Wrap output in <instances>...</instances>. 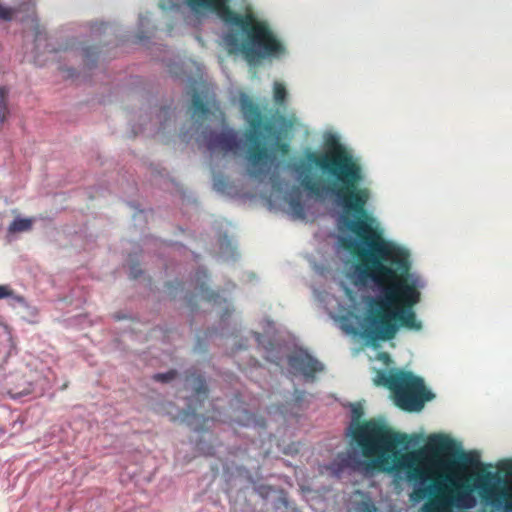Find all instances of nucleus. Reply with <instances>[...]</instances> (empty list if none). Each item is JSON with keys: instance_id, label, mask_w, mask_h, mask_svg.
<instances>
[{"instance_id": "nucleus-23", "label": "nucleus", "mask_w": 512, "mask_h": 512, "mask_svg": "<svg viewBox=\"0 0 512 512\" xmlns=\"http://www.w3.org/2000/svg\"><path fill=\"white\" fill-rule=\"evenodd\" d=\"M13 290L8 285H0V299L13 296Z\"/></svg>"}, {"instance_id": "nucleus-11", "label": "nucleus", "mask_w": 512, "mask_h": 512, "mask_svg": "<svg viewBox=\"0 0 512 512\" xmlns=\"http://www.w3.org/2000/svg\"><path fill=\"white\" fill-rule=\"evenodd\" d=\"M209 113V109L202 98L195 93L192 97V118L196 121L203 120Z\"/></svg>"}, {"instance_id": "nucleus-4", "label": "nucleus", "mask_w": 512, "mask_h": 512, "mask_svg": "<svg viewBox=\"0 0 512 512\" xmlns=\"http://www.w3.org/2000/svg\"><path fill=\"white\" fill-rule=\"evenodd\" d=\"M362 415L361 407L353 408L351 437L363 457L368 460L366 468L379 472H391L403 467L404 456L400 454L397 447L408 444L407 436L393 431L374 419L360 422Z\"/></svg>"}, {"instance_id": "nucleus-14", "label": "nucleus", "mask_w": 512, "mask_h": 512, "mask_svg": "<svg viewBox=\"0 0 512 512\" xmlns=\"http://www.w3.org/2000/svg\"><path fill=\"white\" fill-rule=\"evenodd\" d=\"M273 97L277 105H284L287 99V90L282 83L275 82L273 87Z\"/></svg>"}, {"instance_id": "nucleus-26", "label": "nucleus", "mask_w": 512, "mask_h": 512, "mask_svg": "<svg viewBox=\"0 0 512 512\" xmlns=\"http://www.w3.org/2000/svg\"><path fill=\"white\" fill-rule=\"evenodd\" d=\"M18 301H22V298L20 296L15 297Z\"/></svg>"}, {"instance_id": "nucleus-12", "label": "nucleus", "mask_w": 512, "mask_h": 512, "mask_svg": "<svg viewBox=\"0 0 512 512\" xmlns=\"http://www.w3.org/2000/svg\"><path fill=\"white\" fill-rule=\"evenodd\" d=\"M350 457L345 454H339L337 458L327 466L333 474L339 475L345 468L349 466Z\"/></svg>"}, {"instance_id": "nucleus-6", "label": "nucleus", "mask_w": 512, "mask_h": 512, "mask_svg": "<svg viewBox=\"0 0 512 512\" xmlns=\"http://www.w3.org/2000/svg\"><path fill=\"white\" fill-rule=\"evenodd\" d=\"M376 383L388 388L393 395L395 404L408 412L421 411L425 403L434 397L427 390L423 379L409 371H380Z\"/></svg>"}, {"instance_id": "nucleus-15", "label": "nucleus", "mask_w": 512, "mask_h": 512, "mask_svg": "<svg viewBox=\"0 0 512 512\" xmlns=\"http://www.w3.org/2000/svg\"><path fill=\"white\" fill-rule=\"evenodd\" d=\"M17 12L16 8L6 7L0 3V20L10 21Z\"/></svg>"}, {"instance_id": "nucleus-22", "label": "nucleus", "mask_w": 512, "mask_h": 512, "mask_svg": "<svg viewBox=\"0 0 512 512\" xmlns=\"http://www.w3.org/2000/svg\"><path fill=\"white\" fill-rule=\"evenodd\" d=\"M42 39H46V33L44 30L41 29V27L37 24L35 26V43L36 46H39V43Z\"/></svg>"}, {"instance_id": "nucleus-3", "label": "nucleus", "mask_w": 512, "mask_h": 512, "mask_svg": "<svg viewBox=\"0 0 512 512\" xmlns=\"http://www.w3.org/2000/svg\"><path fill=\"white\" fill-rule=\"evenodd\" d=\"M230 1L185 0L193 12L215 13L224 24L238 27L245 33V39L237 31L224 34L223 43L230 54L241 53L250 64L285 54L284 45L266 22L257 20L251 11L245 14L235 12L229 6Z\"/></svg>"}, {"instance_id": "nucleus-1", "label": "nucleus", "mask_w": 512, "mask_h": 512, "mask_svg": "<svg viewBox=\"0 0 512 512\" xmlns=\"http://www.w3.org/2000/svg\"><path fill=\"white\" fill-rule=\"evenodd\" d=\"M301 186L317 198L331 196L344 213V223L361 243L343 237L341 246L357 260L353 277L357 283H373L382 297L369 303L363 327V337L371 342L389 341L400 328L419 331L414 306L420 301V279L410 274L409 253L383 239L372 226L373 219L366 206L370 190L360 187L363 169L341 145L325 152L307 149L303 158L288 164Z\"/></svg>"}, {"instance_id": "nucleus-20", "label": "nucleus", "mask_w": 512, "mask_h": 512, "mask_svg": "<svg viewBox=\"0 0 512 512\" xmlns=\"http://www.w3.org/2000/svg\"><path fill=\"white\" fill-rule=\"evenodd\" d=\"M8 94H9V90L7 87H5V86L0 87V107L3 109L5 107H8V101H7Z\"/></svg>"}, {"instance_id": "nucleus-8", "label": "nucleus", "mask_w": 512, "mask_h": 512, "mask_svg": "<svg viewBox=\"0 0 512 512\" xmlns=\"http://www.w3.org/2000/svg\"><path fill=\"white\" fill-rule=\"evenodd\" d=\"M207 146L211 152L237 155L242 150V141L238 131L225 128L221 132H211L207 138Z\"/></svg>"}, {"instance_id": "nucleus-2", "label": "nucleus", "mask_w": 512, "mask_h": 512, "mask_svg": "<svg viewBox=\"0 0 512 512\" xmlns=\"http://www.w3.org/2000/svg\"><path fill=\"white\" fill-rule=\"evenodd\" d=\"M422 454L432 467L445 472L439 475L441 481L424 486L430 479L428 470L409 463L405 454L403 467L393 470L400 472L406 468L407 479L418 484L410 494L412 502L428 498L422 512H453V508L470 510L477 503L475 491L491 507L512 512V488L504 487L506 480L498 472L487 470L488 465L480 461L479 452L463 451L449 436L435 434L429 437Z\"/></svg>"}, {"instance_id": "nucleus-17", "label": "nucleus", "mask_w": 512, "mask_h": 512, "mask_svg": "<svg viewBox=\"0 0 512 512\" xmlns=\"http://www.w3.org/2000/svg\"><path fill=\"white\" fill-rule=\"evenodd\" d=\"M358 512H378V509L374 502L370 499L363 500L358 504L357 507Z\"/></svg>"}, {"instance_id": "nucleus-16", "label": "nucleus", "mask_w": 512, "mask_h": 512, "mask_svg": "<svg viewBox=\"0 0 512 512\" xmlns=\"http://www.w3.org/2000/svg\"><path fill=\"white\" fill-rule=\"evenodd\" d=\"M176 376L177 372L175 370H170L165 373H157L153 375V379L157 382L168 383L175 379Z\"/></svg>"}, {"instance_id": "nucleus-10", "label": "nucleus", "mask_w": 512, "mask_h": 512, "mask_svg": "<svg viewBox=\"0 0 512 512\" xmlns=\"http://www.w3.org/2000/svg\"><path fill=\"white\" fill-rule=\"evenodd\" d=\"M287 202L295 217L300 219L305 218L304 205L301 201L300 192L297 188L291 190V192L288 195Z\"/></svg>"}, {"instance_id": "nucleus-21", "label": "nucleus", "mask_w": 512, "mask_h": 512, "mask_svg": "<svg viewBox=\"0 0 512 512\" xmlns=\"http://www.w3.org/2000/svg\"><path fill=\"white\" fill-rule=\"evenodd\" d=\"M499 469L507 476L512 477V460H505L499 465Z\"/></svg>"}, {"instance_id": "nucleus-25", "label": "nucleus", "mask_w": 512, "mask_h": 512, "mask_svg": "<svg viewBox=\"0 0 512 512\" xmlns=\"http://www.w3.org/2000/svg\"><path fill=\"white\" fill-rule=\"evenodd\" d=\"M8 114V107H5L4 109L0 107V123H3L7 117Z\"/></svg>"}, {"instance_id": "nucleus-18", "label": "nucleus", "mask_w": 512, "mask_h": 512, "mask_svg": "<svg viewBox=\"0 0 512 512\" xmlns=\"http://www.w3.org/2000/svg\"><path fill=\"white\" fill-rule=\"evenodd\" d=\"M179 0H159V7L163 10H172L177 8Z\"/></svg>"}, {"instance_id": "nucleus-5", "label": "nucleus", "mask_w": 512, "mask_h": 512, "mask_svg": "<svg viewBox=\"0 0 512 512\" xmlns=\"http://www.w3.org/2000/svg\"><path fill=\"white\" fill-rule=\"evenodd\" d=\"M239 107L249 130L246 132V139L251 143L247 151V161L250 166L249 174L253 178L262 179L269 172L271 155L266 145L261 141L262 133L274 135L276 138L275 148L286 155L290 151L288 143L280 140L279 132L273 122L263 114V109L252 97L246 93L239 96Z\"/></svg>"}, {"instance_id": "nucleus-24", "label": "nucleus", "mask_w": 512, "mask_h": 512, "mask_svg": "<svg viewBox=\"0 0 512 512\" xmlns=\"http://www.w3.org/2000/svg\"><path fill=\"white\" fill-rule=\"evenodd\" d=\"M142 274L141 269L138 268L137 265H133L130 268V275L132 278L136 279Z\"/></svg>"}, {"instance_id": "nucleus-19", "label": "nucleus", "mask_w": 512, "mask_h": 512, "mask_svg": "<svg viewBox=\"0 0 512 512\" xmlns=\"http://www.w3.org/2000/svg\"><path fill=\"white\" fill-rule=\"evenodd\" d=\"M8 393L11 395V397L13 398H19V397H22V396H25V395H28L30 393V389L28 387H24L22 389H17V388H10L8 390Z\"/></svg>"}, {"instance_id": "nucleus-13", "label": "nucleus", "mask_w": 512, "mask_h": 512, "mask_svg": "<svg viewBox=\"0 0 512 512\" xmlns=\"http://www.w3.org/2000/svg\"><path fill=\"white\" fill-rule=\"evenodd\" d=\"M32 228V220L27 218H16L8 227L10 233L29 231Z\"/></svg>"}, {"instance_id": "nucleus-9", "label": "nucleus", "mask_w": 512, "mask_h": 512, "mask_svg": "<svg viewBox=\"0 0 512 512\" xmlns=\"http://www.w3.org/2000/svg\"><path fill=\"white\" fill-rule=\"evenodd\" d=\"M289 367L306 379L314 380L324 370V365L305 350H298L288 356Z\"/></svg>"}, {"instance_id": "nucleus-7", "label": "nucleus", "mask_w": 512, "mask_h": 512, "mask_svg": "<svg viewBox=\"0 0 512 512\" xmlns=\"http://www.w3.org/2000/svg\"><path fill=\"white\" fill-rule=\"evenodd\" d=\"M185 387L193 391L192 399L189 400L187 408L182 409L177 417H172V420L180 419L181 422L186 423L195 431H203L206 429L209 420H218L220 412L215 409L211 412H200L208 397V388L202 375L196 372L187 373Z\"/></svg>"}]
</instances>
